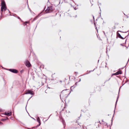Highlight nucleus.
<instances>
[{"label":"nucleus","mask_w":129,"mask_h":129,"mask_svg":"<svg viewBox=\"0 0 129 129\" xmlns=\"http://www.w3.org/2000/svg\"><path fill=\"white\" fill-rule=\"evenodd\" d=\"M102 122H104V121H103V120H102Z\"/></svg>","instance_id":"7c9ffc66"},{"label":"nucleus","mask_w":129,"mask_h":129,"mask_svg":"<svg viewBox=\"0 0 129 129\" xmlns=\"http://www.w3.org/2000/svg\"><path fill=\"white\" fill-rule=\"evenodd\" d=\"M104 34L105 35V32H104Z\"/></svg>","instance_id":"c85d7f7f"},{"label":"nucleus","mask_w":129,"mask_h":129,"mask_svg":"<svg viewBox=\"0 0 129 129\" xmlns=\"http://www.w3.org/2000/svg\"><path fill=\"white\" fill-rule=\"evenodd\" d=\"M114 114H115V113L114 114H114H113V117H112V119H111V125H109V126H110V129H111V125L112 124L113 119V117L114 116ZM106 124L105 125L106 126H108V127L109 126L107 124V123L106 122H105V123H104V124Z\"/></svg>","instance_id":"39448f33"},{"label":"nucleus","mask_w":129,"mask_h":129,"mask_svg":"<svg viewBox=\"0 0 129 129\" xmlns=\"http://www.w3.org/2000/svg\"><path fill=\"white\" fill-rule=\"evenodd\" d=\"M100 16H101V12H100Z\"/></svg>","instance_id":"cd10ccee"},{"label":"nucleus","mask_w":129,"mask_h":129,"mask_svg":"<svg viewBox=\"0 0 129 129\" xmlns=\"http://www.w3.org/2000/svg\"><path fill=\"white\" fill-rule=\"evenodd\" d=\"M124 67H122V68H120V69H119V70H121V69H123Z\"/></svg>","instance_id":"dca6fc26"},{"label":"nucleus","mask_w":129,"mask_h":129,"mask_svg":"<svg viewBox=\"0 0 129 129\" xmlns=\"http://www.w3.org/2000/svg\"><path fill=\"white\" fill-rule=\"evenodd\" d=\"M126 16L127 17V18H128V17L127 15H126Z\"/></svg>","instance_id":"393cba45"},{"label":"nucleus","mask_w":129,"mask_h":129,"mask_svg":"<svg viewBox=\"0 0 129 129\" xmlns=\"http://www.w3.org/2000/svg\"><path fill=\"white\" fill-rule=\"evenodd\" d=\"M11 112H5V114L8 116H10L11 114Z\"/></svg>","instance_id":"1a4fd4ad"},{"label":"nucleus","mask_w":129,"mask_h":129,"mask_svg":"<svg viewBox=\"0 0 129 129\" xmlns=\"http://www.w3.org/2000/svg\"><path fill=\"white\" fill-rule=\"evenodd\" d=\"M99 60H98V62H99Z\"/></svg>","instance_id":"2f4dec72"},{"label":"nucleus","mask_w":129,"mask_h":129,"mask_svg":"<svg viewBox=\"0 0 129 129\" xmlns=\"http://www.w3.org/2000/svg\"><path fill=\"white\" fill-rule=\"evenodd\" d=\"M128 80H127L125 82V83H126L127 82H128Z\"/></svg>","instance_id":"aec40b11"},{"label":"nucleus","mask_w":129,"mask_h":129,"mask_svg":"<svg viewBox=\"0 0 129 129\" xmlns=\"http://www.w3.org/2000/svg\"><path fill=\"white\" fill-rule=\"evenodd\" d=\"M94 25H95V23H94Z\"/></svg>","instance_id":"c9c22d12"},{"label":"nucleus","mask_w":129,"mask_h":129,"mask_svg":"<svg viewBox=\"0 0 129 129\" xmlns=\"http://www.w3.org/2000/svg\"><path fill=\"white\" fill-rule=\"evenodd\" d=\"M9 71L14 73H17L18 72L17 70L15 69H10Z\"/></svg>","instance_id":"6e6552de"},{"label":"nucleus","mask_w":129,"mask_h":129,"mask_svg":"<svg viewBox=\"0 0 129 129\" xmlns=\"http://www.w3.org/2000/svg\"><path fill=\"white\" fill-rule=\"evenodd\" d=\"M99 122L100 123V124L98 125V127H99L101 124V122H100V121H99Z\"/></svg>","instance_id":"f3484780"},{"label":"nucleus","mask_w":129,"mask_h":129,"mask_svg":"<svg viewBox=\"0 0 129 129\" xmlns=\"http://www.w3.org/2000/svg\"><path fill=\"white\" fill-rule=\"evenodd\" d=\"M99 87V88H100V89L99 90V91H100V90H101V88H100V87Z\"/></svg>","instance_id":"6ab92c4d"},{"label":"nucleus","mask_w":129,"mask_h":129,"mask_svg":"<svg viewBox=\"0 0 129 129\" xmlns=\"http://www.w3.org/2000/svg\"><path fill=\"white\" fill-rule=\"evenodd\" d=\"M26 65L28 67H30L31 66L30 62L28 60H27L26 62Z\"/></svg>","instance_id":"0eeeda50"},{"label":"nucleus","mask_w":129,"mask_h":129,"mask_svg":"<svg viewBox=\"0 0 129 129\" xmlns=\"http://www.w3.org/2000/svg\"><path fill=\"white\" fill-rule=\"evenodd\" d=\"M128 61H127V63H126V65H125V66L124 67H126V65H127V64L128 63ZM126 67H125V74H126Z\"/></svg>","instance_id":"4468645a"},{"label":"nucleus","mask_w":129,"mask_h":129,"mask_svg":"<svg viewBox=\"0 0 129 129\" xmlns=\"http://www.w3.org/2000/svg\"><path fill=\"white\" fill-rule=\"evenodd\" d=\"M115 24V25H118V23H116Z\"/></svg>","instance_id":"a211bd4d"},{"label":"nucleus","mask_w":129,"mask_h":129,"mask_svg":"<svg viewBox=\"0 0 129 129\" xmlns=\"http://www.w3.org/2000/svg\"><path fill=\"white\" fill-rule=\"evenodd\" d=\"M97 33H98V29H97Z\"/></svg>","instance_id":"473e14b6"},{"label":"nucleus","mask_w":129,"mask_h":129,"mask_svg":"<svg viewBox=\"0 0 129 129\" xmlns=\"http://www.w3.org/2000/svg\"><path fill=\"white\" fill-rule=\"evenodd\" d=\"M107 51H108V50H107V51H106V53H107Z\"/></svg>","instance_id":"412c9836"},{"label":"nucleus","mask_w":129,"mask_h":129,"mask_svg":"<svg viewBox=\"0 0 129 129\" xmlns=\"http://www.w3.org/2000/svg\"><path fill=\"white\" fill-rule=\"evenodd\" d=\"M1 5V11H3V10L4 11L6 10V6L5 3L4 1L2 2Z\"/></svg>","instance_id":"f257e3e1"},{"label":"nucleus","mask_w":129,"mask_h":129,"mask_svg":"<svg viewBox=\"0 0 129 129\" xmlns=\"http://www.w3.org/2000/svg\"><path fill=\"white\" fill-rule=\"evenodd\" d=\"M129 33H128V35H127L125 37V38H125V39L128 36H129Z\"/></svg>","instance_id":"2eb2a0df"},{"label":"nucleus","mask_w":129,"mask_h":129,"mask_svg":"<svg viewBox=\"0 0 129 129\" xmlns=\"http://www.w3.org/2000/svg\"><path fill=\"white\" fill-rule=\"evenodd\" d=\"M117 31L118 32H121L122 33H126L127 32H128L129 31V30L128 31H125V32H123V31H120V30H118Z\"/></svg>","instance_id":"f8f14e48"},{"label":"nucleus","mask_w":129,"mask_h":129,"mask_svg":"<svg viewBox=\"0 0 129 129\" xmlns=\"http://www.w3.org/2000/svg\"><path fill=\"white\" fill-rule=\"evenodd\" d=\"M123 13V14H124L125 15V16H126V15L125 14V13Z\"/></svg>","instance_id":"a878e982"},{"label":"nucleus","mask_w":129,"mask_h":129,"mask_svg":"<svg viewBox=\"0 0 129 129\" xmlns=\"http://www.w3.org/2000/svg\"><path fill=\"white\" fill-rule=\"evenodd\" d=\"M116 36H117L116 38L117 39L118 38L120 39L123 40L125 39V38H124L122 37L120 34L117 31V32Z\"/></svg>","instance_id":"f03ea898"},{"label":"nucleus","mask_w":129,"mask_h":129,"mask_svg":"<svg viewBox=\"0 0 129 129\" xmlns=\"http://www.w3.org/2000/svg\"><path fill=\"white\" fill-rule=\"evenodd\" d=\"M125 46V47H126V48H128V47H126V46Z\"/></svg>","instance_id":"c756f323"},{"label":"nucleus","mask_w":129,"mask_h":129,"mask_svg":"<svg viewBox=\"0 0 129 129\" xmlns=\"http://www.w3.org/2000/svg\"><path fill=\"white\" fill-rule=\"evenodd\" d=\"M2 124V123L0 122V124Z\"/></svg>","instance_id":"bb28decb"},{"label":"nucleus","mask_w":129,"mask_h":129,"mask_svg":"<svg viewBox=\"0 0 129 129\" xmlns=\"http://www.w3.org/2000/svg\"><path fill=\"white\" fill-rule=\"evenodd\" d=\"M99 8L100 9V11H101V9H100V6H99Z\"/></svg>","instance_id":"b1692460"},{"label":"nucleus","mask_w":129,"mask_h":129,"mask_svg":"<svg viewBox=\"0 0 129 129\" xmlns=\"http://www.w3.org/2000/svg\"><path fill=\"white\" fill-rule=\"evenodd\" d=\"M122 74V71H117L116 73H113L111 75V77L113 75H117L119 74Z\"/></svg>","instance_id":"20e7f679"},{"label":"nucleus","mask_w":129,"mask_h":129,"mask_svg":"<svg viewBox=\"0 0 129 129\" xmlns=\"http://www.w3.org/2000/svg\"><path fill=\"white\" fill-rule=\"evenodd\" d=\"M124 84H125V83L124 84H123L122 85V86H121L120 87V88H119V92H118V95L117 96V100H116V102L115 104V109H114V114L115 113V108H116V106L117 102L118 101V98L119 97V91H120V88Z\"/></svg>","instance_id":"7ed1b4c3"},{"label":"nucleus","mask_w":129,"mask_h":129,"mask_svg":"<svg viewBox=\"0 0 129 129\" xmlns=\"http://www.w3.org/2000/svg\"><path fill=\"white\" fill-rule=\"evenodd\" d=\"M50 11V9L49 8H48L46 10H45L46 13H48Z\"/></svg>","instance_id":"9d476101"},{"label":"nucleus","mask_w":129,"mask_h":129,"mask_svg":"<svg viewBox=\"0 0 129 129\" xmlns=\"http://www.w3.org/2000/svg\"><path fill=\"white\" fill-rule=\"evenodd\" d=\"M127 40V39H126L125 40V42L123 44H120V45L121 46H124L123 45V44H126V40Z\"/></svg>","instance_id":"ddd939ff"},{"label":"nucleus","mask_w":129,"mask_h":129,"mask_svg":"<svg viewBox=\"0 0 129 129\" xmlns=\"http://www.w3.org/2000/svg\"><path fill=\"white\" fill-rule=\"evenodd\" d=\"M117 77H118V76H117Z\"/></svg>","instance_id":"f704fd0d"},{"label":"nucleus","mask_w":129,"mask_h":129,"mask_svg":"<svg viewBox=\"0 0 129 129\" xmlns=\"http://www.w3.org/2000/svg\"><path fill=\"white\" fill-rule=\"evenodd\" d=\"M97 38H98V36H97Z\"/></svg>","instance_id":"e433bc0d"},{"label":"nucleus","mask_w":129,"mask_h":129,"mask_svg":"<svg viewBox=\"0 0 129 129\" xmlns=\"http://www.w3.org/2000/svg\"><path fill=\"white\" fill-rule=\"evenodd\" d=\"M25 94H30L32 95H33L34 94V92L32 91L28 90L27 91V92L25 93Z\"/></svg>","instance_id":"423d86ee"},{"label":"nucleus","mask_w":129,"mask_h":129,"mask_svg":"<svg viewBox=\"0 0 129 129\" xmlns=\"http://www.w3.org/2000/svg\"><path fill=\"white\" fill-rule=\"evenodd\" d=\"M37 120L38 122H39L40 124V121L39 118L38 117L37 119Z\"/></svg>","instance_id":"9b49d317"},{"label":"nucleus","mask_w":129,"mask_h":129,"mask_svg":"<svg viewBox=\"0 0 129 129\" xmlns=\"http://www.w3.org/2000/svg\"><path fill=\"white\" fill-rule=\"evenodd\" d=\"M101 5V3H99V4H98V5Z\"/></svg>","instance_id":"5701e85b"},{"label":"nucleus","mask_w":129,"mask_h":129,"mask_svg":"<svg viewBox=\"0 0 129 129\" xmlns=\"http://www.w3.org/2000/svg\"><path fill=\"white\" fill-rule=\"evenodd\" d=\"M110 78H109V79L108 80H107L106 81H105V82H106V81H109V80H110Z\"/></svg>","instance_id":"4be33fe9"},{"label":"nucleus","mask_w":129,"mask_h":129,"mask_svg":"<svg viewBox=\"0 0 129 129\" xmlns=\"http://www.w3.org/2000/svg\"><path fill=\"white\" fill-rule=\"evenodd\" d=\"M109 114H108V116H109Z\"/></svg>","instance_id":"72a5a7b5"}]
</instances>
